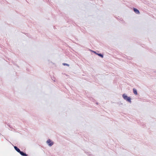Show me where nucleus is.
I'll use <instances>...</instances> for the list:
<instances>
[{"mask_svg": "<svg viewBox=\"0 0 156 156\" xmlns=\"http://www.w3.org/2000/svg\"><path fill=\"white\" fill-rule=\"evenodd\" d=\"M122 97L125 100H126V101H128L129 102H131V99L130 97H128L125 94L122 95Z\"/></svg>", "mask_w": 156, "mask_h": 156, "instance_id": "1", "label": "nucleus"}, {"mask_svg": "<svg viewBox=\"0 0 156 156\" xmlns=\"http://www.w3.org/2000/svg\"><path fill=\"white\" fill-rule=\"evenodd\" d=\"M47 143L50 146H52L53 144V142L51 141L50 139L48 140L47 141Z\"/></svg>", "mask_w": 156, "mask_h": 156, "instance_id": "2", "label": "nucleus"}, {"mask_svg": "<svg viewBox=\"0 0 156 156\" xmlns=\"http://www.w3.org/2000/svg\"><path fill=\"white\" fill-rule=\"evenodd\" d=\"M133 10L134 12L137 14H139L140 13V12L137 9H136V8H134L133 9Z\"/></svg>", "mask_w": 156, "mask_h": 156, "instance_id": "3", "label": "nucleus"}, {"mask_svg": "<svg viewBox=\"0 0 156 156\" xmlns=\"http://www.w3.org/2000/svg\"><path fill=\"white\" fill-rule=\"evenodd\" d=\"M19 153L22 156H27V155L26 154L24 153L23 152L21 151H20V152Z\"/></svg>", "mask_w": 156, "mask_h": 156, "instance_id": "4", "label": "nucleus"}, {"mask_svg": "<svg viewBox=\"0 0 156 156\" xmlns=\"http://www.w3.org/2000/svg\"><path fill=\"white\" fill-rule=\"evenodd\" d=\"M14 148H15V150L18 152H20V150L16 147L14 146Z\"/></svg>", "mask_w": 156, "mask_h": 156, "instance_id": "5", "label": "nucleus"}, {"mask_svg": "<svg viewBox=\"0 0 156 156\" xmlns=\"http://www.w3.org/2000/svg\"><path fill=\"white\" fill-rule=\"evenodd\" d=\"M133 92L134 94H135L136 95L137 94V90L135 89H134V88L133 89Z\"/></svg>", "mask_w": 156, "mask_h": 156, "instance_id": "6", "label": "nucleus"}, {"mask_svg": "<svg viewBox=\"0 0 156 156\" xmlns=\"http://www.w3.org/2000/svg\"><path fill=\"white\" fill-rule=\"evenodd\" d=\"M62 65L64 66H69V65L66 63H63Z\"/></svg>", "mask_w": 156, "mask_h": 156, "instance_id": "7", "label": "nucleus"}, {"mask_svg": "<svg viewBox=\"0 0 156 156\" xmlns=\"http://www.w3.org/2000/svg\"><path fill=\"white\" fill-rule=\"evenodd\" d=\"M97 55H99V56H101V57L102 58H103V56L102 55V54H97Z\"/></svg>", "mask_w": 156, "mask_h": 156, "instance_id": "8", "label": "nucleus"}]
</instances>
